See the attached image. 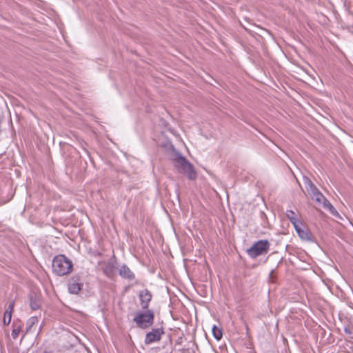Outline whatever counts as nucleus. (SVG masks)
Returning a JSON list of instances; mask_svg holds the SVG:
<instances>
[{
    "label": "nucleus",
    "mask_w": 353,
    "mask_h": 353,
    "mask_svg": "<svg viewBox=\"0 0 353 353\" xmlns=\"http://www.w3.org/2000/svg\"><path fill=\"white\" fill-rule=\"evenodd\" d=\"M73 268L72 261L65 256L61 254L55 256L52 261L53 272L58 276L70 274Z\"/></svg>",
    "instance_id": "f257e3e1"
},
{
    "label": "nucleus",
    "mask_w": 353,
    "mask_h": 353,
    "mask_svg": "<svg viewBox=\"0 0 353 353\" xmlns=\"http://www.w3.org/2000/svg\"><path fill=\"white\" fill-rule=\"evenodd\" d=\"M174 166L181 170V172L187 175L188 179L194 180L197 177L196 172L192 163H190L181 154L177 153L174 159Z\"/></svg>",
    "instance_id": "f03ea898"
},
{
    "label": "nucleus",
    "mask_w": 353,
    "mask_h": 353,
    "mask_svg": "<svg viewBox=\"0 0 353 353\" xmlns=\"http://www.w3.org/2000/svg\"><path fill=\"white\" fill-rule=\"evenodd\" d=\"M174 166L181 170V172L187 175L188 179L194 180L197 177L196 172L192 163H190L181 154L177 153L174 159Z\"/></svg>",
    "instance_id": "7ed1b4c3"
},
{
    "label": "nucleus",
    "mask_w": 353,
    "mask_h": 353,
    "mask_svg": "<svg viewBox=\"0 0 353 353\" xmlns=\"http://www.w3.org/2000/svg\"><path fill=\"white\" fill-rule=\"evenodd\" d=\"M174 166L181 170V172L187 175L188 179L194 180L197 177L196 172L192 163H190L181 154L177 153L174 159Z\"/></svg>",
    "instance_id": "20e7f679"
},
{
    "label": "nucleus",
    "mask_w": 353,
    "mask_h": 353,
    "mask_svg": "<svg viewBox=\"0 0 353 353\" xmlns=\"http://www.w3.org/2000/svg\"><path fill=\"white\" fill-rule=\"evenodd\" d=\"M154 312L152 310H147L145 312H138L135 314L133 321L136 325L143 330L151 327L154 323Z\"/></svg>",
    "instance_id": "39448f33"
},
{
    "label": "nucleus",
    "mask_w": 353,
    "mask_h": 353,
    "mask_svg": "<svg viewBox=\"0 0 353 353\" xmlns=\"http://www.w3.org/2000/svg\"><path fill=\"white\" fill-rule=\"evenodd\" d=\"M270 243L268 240H259L247 250L248 254L252 259L265 254L270 249Z\"/></svg>",
    "instance_id": "423d86ee"
},
{
    "label": "nucleus",
    "mask_w": 353,
    "mask_h": 353,
    "mask_svg": "<svg viewBox=\"0 0 353 353\" xmlns=\"http://www.w3.org/2000/svg\"><path fill=\"white\" fill-rule=\"evenodd\" d=\"M165 334L163 327L152 328L151 331L145 334L144 343L145 345H150L161 341L162 336Z\"/></svg>",
    "instance_id": "0eeeda50"
},
{
    "label": "nucleus",
    "mask_w": 353,
    "mask_h": 353,
    "mask_svg": "<svg viewBox=\"0 0 353 353\" xmlns=\"http://www.w3.org/2000/svg\"><path fill=\"white\" fill-rule=\"evenodd\" d=\"M83 281L79 274L74 275L68 281V288L71 294H77L83 288Z\"/></svg>",
    "instance_id": "6e6552de"
},
{
    "label": "nucleus",
    "mask_w": 353,
    "mask_h": 353,
    "mask_svg": "<svg viewBox=\"0 0 353 353\" xmlns=\"http://www.w3.org/2000/svg\"><path fill=\"white\" fill-rule=\"evenodd\" d=\"M311 196L319 205H321L324 208L329 209L332 214H334L337 213L335 208L319 190Z\"/></svg>",
    "instance_id": "1a4fd4ad"
},
{
    "label": "nucleus",
    "mask_w": 353,
    "mask_h": 353,
    "mask_svg": "<svg viewBox=\"0 0 353 353\" xmlns=\"http://www.w3.org/2000/svg\"><path fill=\"white\" fill-rule=\"evenodd\" d=\"M139 297L140 299L141 307L144 310L148 309L149 303L150 302L152 297L151 292L148 290L145 289L139 292Z\"/></svg>",
    "instance_id": "9d476101"
},
{
    "label": "nucleus",
    "mask_w": 353,
    "mask_h": 353,
    "mask_svg": "<svg viewBox=\"0 0 353 353\" xmlns=\"http://www.w3.org/2000/svg\"><path fill=\"white\" fill-rule=\"evenodd\" d=\"M119 275L128 280H133L135 277L132 271L126 265H123L119 270Z\"/></svg>",
    "instance_id": "9b49d317"
},
{
    "label": "nucleus",
    "mask_w": 353,
    "mask_h": 353,
    "mask_svg": "<svg viewBox=\"0 0 353 353\" xmlns=\"http://www.w3.org/2000/svg\"><path fill=\"white\" fill-rule=\"evenodd\" d=\"M102 269L103 273L109 278L112 279L114 276L116 267L112 262L105 263Z\"/></svg>",
    "instance_id": "f8f14e48"
},
{
    "label": "nucleus",
    "mask_w": 353,
    "mask_h": 353,
    "mask_svg": "<svg viewBox=\"0 0 353 353\" xmlns=\"http://www.w3.org/2000/svg\"><path fill=\"white\" fill-rule=\"evenodd\" d=\"M297 233L302 240L313 241L314 236L307 228L297 229Z\"/></svg>",
    "instance_id": "ddd939ff"
},
{
    "label": "nucleus",
    "mask_w": 353,
    "mask_h": 353,
    "mask_svg": "<svg viewBox=\"0 0 353 353\" xmlns=\"http://www.w3.org/2000/svg\"><path fill=\"white\" fill-rule=\"evenodd\" d=\"M304 184L307 191L311 196L314 195L319 190L316 186L307 177L304 178Z\"/></svg>",
    "instance_id": "4468645a"
},
{
    "label": "nucleus",
    "mask_w": 353,
    "mask_h": 353,
    "mask_svg": "<svg viewBox=\"0 0 353 353\" xmlns=\"http://www.w3.org/2000/svg\"><path fill=\"white\" fill-rule=\"evenodd\" d=\"M212 332L214 337L216 340H220L222 338V330L221 328L216 327V325H213L212 328Z\"/></svg>",
    "instance_id": "2eb2a0df"
},
{
    "label": "nucleus",
    "mask_w": 353,
    "mask_h": 353,
    "mask_svg": "<svg viewBox=\"0 0 353 353\" xmlns=\"http://www.w3.org/2000/svg\"><path fill=\"white\" fill-rule=\"evenodd\" d=\"M286 216L288 219L291 221V223L293 225H295V222L297 221V219L296 218V214L294 211L292 210H287L286 212Z\"/></svg>",
    "instance_id": "dca6fc26"
},
{
    "label": "nucleus",
    "mask_w": 353,
    "mask_h": 353,
    "mask_svg": "<svg viewBox=\"0 0 353 353\" xmlns=\"http://www.w3.org/2000/svg\"><path fill=\"white\" fill-rule=\"evenodd\" d=\"M12 318V314L10 313V311L9 310H6L4 313V317H3V323L5 325L10 324Z\"/></svg>",
    "instance_id": "f3484780"
},
{
    "label": "nucleus",
    "mask_w": 353,
    "mask_h": 353,
    "mask_svg": "<svg viewBox=\"0 0 353 353\" xmlns=\"http://www.w3.org/2000/svg\"><path fill=\"white\" fill-rule=\"evenodd\" d=\"M21 328L19 327L14 328L12 331V336L14 339H17L19 334Z\"/></svg>",
    "instance_id": "a211bd4d"
},
{
    "label": "nucleus",
    "mask_w": 353,
    "mask_h": 353,
    "mask_svg": "<svg viewBox=\"0 0 353 353\" xmlns=\"http://www.w3.org/2000/svg\"><path fill=\"white\" fill-rule=\"evenodd\" d=\"M344 332L345 334L350 335L353 334V326L347 325L344 327Z\"/></svg>",
    "instance_id": "6ab92c4d"
},
{
    "label": "nucleus",
    "mask_w": 353,
    "mask_h": 353,
    "mask_svg": "<svg viewBox=\"0 0 353 353\" xmlns=\"http://www.w3.org/2000/svg\"><path fill=\"white\" fill-rule=\"evenodd\" d=\"M38 321L37 318L32 316L28 320L29 328Z\"/></svg>",
    "instance_id": "aec40b11"
},
{
    "label": "nucleus",
    "mask_w": 353,
    "mask_h": 353,
    "mask_svg": "<svg viewBox=\"0 0 353 353\" xmlns=\"http://www.w3.org/2000/svg\"><path fill=\"white\" fill-rule=\"evenodd\" d=\"M30 306L33 310H36L39 308V305L36 302L31 301Z\"/></svg>",
    "instance_id": "412c9836"
},
{
    "label": "nucleus",
    "mask_w": 353,
    "mask_h": 353,
    "mask_svg": "<svg viewBox=\"0 0 353 353\" xmlns=\"http://www.w3.org/2000/svg\"><path fill=\"white\" fill-rule=\"evenodd\" d=\"M14 302H11L9 305H8V307L7 308V310H9V311H10V313L12 314V310L14 308Z\"/></svg>",
    "instance_id": "4be33fe9"
},
{
    "label": "nucleus",
    "mask_w": 353,
    "mask_h": 353,
    "mask_svg": "<svg viewBox=\"0 0 353 353\" xmlns=\"http://www.w3.org/2000/svg\"><path fill=\"white\" fill-rule=\"evenodd\" d=\"M296 231L297 232V229H302L301 227H299L297 224H296V221L295 222V225H293Z\"/></svg>",
    "instance_id": "5701e85b"
},
{
    "label": "nucleus",
    "mask_w": 353,
    "mask_h": 353,
    "mask_svg": "<svg viewBox=\"0 0 353 353\" xmlns=\"http://www.w3.org/2000/svg\"><path fill=\"white\" fill-rule=\"evenodd\" d=\"M273 273H274V270H272L270 274V276L272 277V275H273Z\"/></svg>",
    "instance_id": "b1692460"
},
{
    "label": "nucleus",
    "mask_w": 353,
    "mask_h": 353,
    "mask_svg": "<svg viewBox=\"0 0 353 353\" xmlns=\"http://www.w3.org/2000/svg\"><path fill=\"white\" fill-rule=\"evenodd\" d=\"M43 353H50V352H44Z\"/></svg>",
    "instance_id": "393cba45"
}]
</instances>
